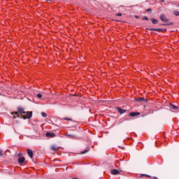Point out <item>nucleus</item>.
<instances>
[{"instance_id":"1","label":"nucleus","mask_w":179,"mask_h":179,"mask_svg":"<svg viewBox=\"0 0 179 179\" xmlns=\"http://www.w3.org/2000/svg\"><path fill=\"white\" fill-rule=\"evenodd\" d=\"M12 115L13 118H19L22 117L24 120H30L31 117H33V113L32 112H25L24 109L22 108H18L17 112H13Z\"/></svg>"},{"instance_id":"2","label":"nucleus","mask_w":179,"mask_h":179,"mask_svg":"<svg viewBox=\"0 0 179 179\" xmlns=\"http://www.w3.org/2000/svg\"><path fill=\"white\" fill-rule=\"evenodd\" d=\"M160 20L164 22H169V19H167V17L164 14L160 15Z\"/></svg>"},{"instance_id":"3","label":"nucleus","mask_w":179,"mask_h":179,"mask_svg":"<svg viewBox=\"0 0 179 179\" xmlns=\"http://www.w3.org/2000/svg\"><path fill=\"white\" fill-rule=\"evenodd\" d=\"M110 173L113 176H118V174H120V171L117 169H112Z\"/></svg>"},{"instance_id":"4","label":"nucleus","mask_w":179,"mask_h":179,"mask_svg":"<svg viewBox=\"0 0 179 179\" xmlns=\"http://www.w3.org/2000/svg\"><path fill=\"white\" fill-rule=\"evenodd\" d=\"M45 136L47 138H55V134L51 132H47Z\"/></svg>"},{"instance_id":"5","label":"nucleus","mask_w":179,"mask_h":179,"mask_svg":"<svg viewBox=\"0 0 179 179\" xmlns=\"http://www.w3.org/2000/svg\"><path fill=\"white\" fill-rule=\"evenodd\" d=\"M117 110L120 114H124V113H127V110H124L121 108H117Z\"/></svg>"},{"instance_id":"6","label":"nucleus","mask_w":179,"mask_h":179,"mask_svg":"<svg viewBox=\"0 0 179 179\" xmlns=\"http://www.w3.org/2000/svg\"><path fill=\"white\" fill-rule=\"evenodd\" d=\"M27 155L30 159H33V151L31 150H27Z\"/></svg>"},{"instance_id":"7","label":"nucleus","mask_w":179,"mask_h":179,"mask_svg":"<svg viewBox=\"0 0 179 179\" xmlns=\"http://www.w3.org/2000/svg\"><path fill=\"white\" fill-rule=\"evenodd\" d=\"M148 30H150V31H158V32L162 31V29H156V28H150L148 29Z\"/></svg>"},{"instance_id":"8","label":"nucleus","mask_w":179,"mask_h":179,"mask_svg":"<svg viewBox=\"0 0 179 179\" xmlns=\"http://www.w3.org/2000/svg\"><path fill=\"white\" fill-rule=\"evenodd\" d=\"M51 149L52 150H55V152H57V150H59V147L57 145H52Z\"/></svg>"},{"instance_id":"9","label":"nucleus","mask_w":179,"mask_h":179,"mask_svg":"<svg viewBox=\"0 0 179 179\" xmlns=\"http://www.w3.org/2000/svg\"><path fill=\"white\" fill-rule=\"evenodd\" d=\"M137 115H139V113L131 112L129 113L130 117H136Z\"/></svg>"},{"instance_id":"10","label":"nucleus","mask_w":179,"mask_h":179,"mask_svg":"<svg viewBox=\"0 0 179 179\" xmlns=\"http://www.w3.org/2000/svg\"><path fill=\"white\" fill-rule=\"evenodd\" d=\"M24 157H21L18 159V163L22 164V163H24Z\"/></svg>"},{"instance_id":"11","label":"nucleus","mask_w":179,"mask_h":179,"mask_svg":"<svg viewBox=\"0 0 179 179\" xmlns=\"http://www.w3.org/2000/svg\"><path fill=\"white\" fill-rule=\"evenodd\" d=\"M170 106L173 110H178V106L170 103Z\"/></svg>"},{"instance_id":"12","label":"nucleus","mask_w":179,"mask_h":179,"mask_svg":"<svg viewBox=\"0 0 179 179\" xmlns=\"http://www.w3.org/2000/svg\"><path fill=\"white\" fill-rule=\"evenodd\" d=\"M151 22L153 24H157V20L155 19V18H152L151 19Z\"/></svg>"},{"instance_id":"13","label":"nucleus","mask_w":179,"mask_h":179,"mask_svg":"<svg viewBox=\"0 0 179 179\" xmlns=\"http://www.w3.org/2000/svg\"><path fill=\"white\" fill-rule=\"evenodd\" d=\"M136 101H145V98L139 97L136 99Z\"/></svg>"},{"instance_id":"14","label":"nucleus","mask_w":179,"mask_h":179,"mask_svg":"<svg viewBox=\"0 0 179 179\" xmlns=\"http://www.w3.org/2000/svg\"><path fill=\"white\" fill-rule=\"evenodd\" d=\"M41 115L42 117H43L44 118H45V117H47V113H44V112H42L41 113Z\"/></svg>"},{"instance_id":"15","label":"nucleus","mask_w":179,"mask_h":179,"mask_svg":"<svg viewBox=\"0 0 179 179\" xmlns=\"http://www.w3.org/2000/svg\"><path fill=\"white\" fill-rule=\"evenodd\" d=\"M173 13L176 16H179V12L178 11H174Z\"/></svg>"},{"instance_id":"16","label":"nucleus","mask_w":179,"mask_h":179,"mask_svg":"<svg viewBox=\"0 0 179 179\" xmlns=\"http://www.w3.org/2000/svg\"><path fill=\"white\" fill-rule=\"evenodd\" d=\"M37 97H38V99H41V97H43V95H41V94H37Z\"/></svg>"},{"instance_id":"17","label":"nucleus","mask_w":179,"mask_h":179,"mask_svg":"<svg viewBox=\"0 0 179 179\" xmlns=\"http://www.w3.org/2000/svg\"><path fill=\"white\" fill-rule=\"evenodd\" d=\"M143 20H149V19L148 18V17L145 16L144 17H143Z\"/></svg>"},{"instance_id":"18","label":"nucleus","mask_w":179,"mask_h":179,"mask_svg":"<svg viewBox=\"0 0 179 179\" xmlns=\"http://www.w3.org/2000/svg\"><path fill=\"white\" fill-rule=\"evenodd\" d=\"M64 120H65L66 121H72V119L70 118H64Z\"/></svg>"},{"instance_id":"19","label":"nucleus","mask_w":179,"mask_h":179,"mask_svg":"<svg viewBox=\"0 0 179 179\" xmlns=\"http://www.w3.org/2000/svg\"><path fill=\"white\" fill-rule=\"evenodd\" d=\"M116 16H122V14L121 13H119L116 14Z\"/></svg>"},{"instance_id":"20","label":"nucleus","mask_w":179,"mask_h":179,"mask_svg":"<svg viewBox=\"0 0 179 179\" xmlns=\"http://www.w3.org/2000/svg\"><path fill=\"white\" fill-rule=\"evenodd\" d=\"M0 156H3V151H0Z\"/></svg>"},{"instance_id":"21","label":"nucleus","mask_w":179,"mask_h":179,"mask_svg":"<svg viewBox=\"0 0 179 179\" xmlns=\"http://www.w3.org/2000/svg\"><path fill=\"white\" fill-rule=\"evenodd\" d=\"M87 151H83L82 155H85V153H87Z\"/></svg>"},{"instance_id":"22","label":"nucleus","mask_w":179,"mask_h":179,"mask_svg":"<svg viewBox=\"0 0 179 179\" xmlns=\"http://www.w3.org/2000/svg\"><path fill=\"white\" fill-rule=\"evenodd\" d=\"M152 11V9L149 8L147 10V12H151Z\"/></svg>"},{"instance_id":"23","label":"nucleus","mask_w":179,"mask_h":179,"mask_svg":"<svg viewBox=\"0 0 179 179\" xmlns=\"http://www.w3.org/2000/svg\"><path fill=\"white\" fill-rule=\"evenodd\" d=\"M143 176H146V177H150V176H148V175H143Z\"/></svg>"},{"instance_id":"24","label":"nucleus","mask_w":179,"mask_h":179,"mask_svg":"<svg viewBox=\"0 0 179 179\" xmlns=\"http://www.w3.org/2000/svg\"><path fill=\"white\" fill-rule=\"evenodd\" d=\"M136 17L138 19L139 17H138V16H136Z\"/></svg>"},{"instance_id":"25","label":"nucleus","mask_w":179,"mask_h":179,"mask_svg":"<svg viewBox=\"0 0 179 179\" xmlns=\"http://www.w3.org/2000/svg\"><path fill=\"white\" fill-rule=\"evenodd\" d=\"M20 155H22V154L20 153V154H19V156H20Z\"/></svg>"},{"instance_id":"26","label":"nucleus","mask_w":179,"mask_h":179,"mask_svg":"<svg viewBox=\"0 0 179 179\" xmlns=\"http://www.w3.org/2000/svg\"><path fill=\"white\" fill-rule=\"evenodd\" d=\"M45 1H51V0H45Z\"/></svg>"},{"instance_id":"27","label":"nucleus","mask_w":179,"mask_h":179,"mask_svg":"<svg viewBox=\"0 0 179 179\" xmlns=\"http://www.w3.org/2000/svg\"><path fill=\"white\" fill-rule=\"evenodd\" d=\"M0 96H1V94H0Z\"/></svg>"}]
</instances>
